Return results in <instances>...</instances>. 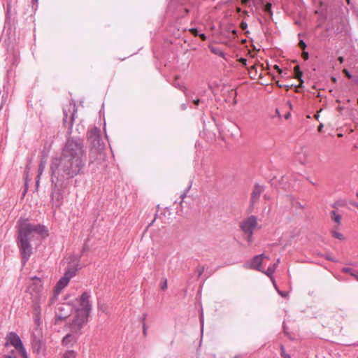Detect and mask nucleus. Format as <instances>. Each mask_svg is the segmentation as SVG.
I'll list each match as a JSON object with an SVG mask.
<instances>
[{
	"label": "nucleus",
	"instance_id": "nucleus-9",
	"mask_svg": "<svg viewBox=\"0 0 358 358\" xmlns=\"http://www.w3.org/2000/svg\"><path fill=\"white\" fill-rule=\"evenodd\" d=\"M73 308L69 303H60L55 310V318L57 320H62L67 318L72 313Z\"/></svg>",
	"mask_w": 358,
	"mask_h": 358
},
{
	"label": "nucleus",
	"instance_id": "nucleus-7",
	"mask_svg": "<svg viewBox=\"0 0 358 358\" xmlns=\"http://www.w3.org/2000/svg\"><path fill=\"white\" fill-rule=\"evenodd\" d=\"M257 226V218L255 215L248 217L240 223V228L244 234L253 232Z\"/></svg>",
	"mask_w": 358,
	"mask_h": 358
},
{
	"label": "nucleus",
	"instance_id": "nucleus-38",
	"mask_svg": "<svg viewBox=\"0 0 358 358\" xmlns=\"http://www.w3.org/2000/svg\"><path fill=\"white\" fill-rule=\"evenodd\" d=\"M200 99H193L192 100V102L194 103V104L197 106H199V103H200Z\"/></svg>",
	"mask_w": 358,
	"mask_h": 358
},
{
	"label": "nucleus",
	"instance_id": "nucleus-50",
	"mask_svg": "<svg viewBox=\"0 0 358 358\" xmlns=\"http://www.w3.org/2000/svg\"><path fill=\"white\" fill-rule=\"evenodd\" d=\"M181 107H182V108L183 110H185V109L186 108V105H185V104H182V105L181 106Z\"/></svg>",
	"mask_w": 358,
	"mask_h": 358
},
{
	"label": "nucleus",
	"instance_id": "nucleus-12",
	"mask_svg": "<svg viewBox=\"0 0 358 358\" xmlns=\"http://www.w3.org/2000/svg\"><path fill=\"white\" fill-rule=\"evenodd\" d=\"M69 108H73V113L69 116L68 112H67L66 109L64 108L63 109V113H64V119H63V122H64V124H68L69 128H71V127L73 125V120H74V114H75V112H76V106L75 105H73V106L70 105ZM69 112H71V108H69Z\"/></svg>",
	"mask_w": 358,
	"mask_h": 358
},
{
	"label": "nucleus",
	"instance_id": "nucleus-3",
	"mask_svg": "<svg viewBox=\"0 0 358 358\" xmlns=\"http://www.w3.org/2000/svg\"><path fill=\"white\" fill-rule=\"evenodd\" d=\"M76 275V270L73 268H69L66 271L63 277H62L57 282L52 296L49 300V305H52L57 300V296L61 291L69 284L70 280Z\"/></svg>",
	"mask_w": 358,
	"mask_h": 358
},
{
	"label": "nucleus",
	"instance_id": "nucleus-52",
	"mask_svg": "<svg viewBox=\"0 0 358 358\" xmlns=\"http://www.w3.org/2000/svg\"><path fill=\"white\" fill-rule=\"evenodd\" d=\"M211 50H212V52H214V53H215V54H218V53L217 52V50H215L214 49H212Z\"/></svg>",
	"mask_w": 358,
	"mask_h": 358
},
{
	"label": "nucleus",
	"instance_id": "nucleus-21",
	"mask_svg": "<svg viewBox=\"0 0 358 358\" xmlns=\"http://www.w3.org/2000/svg\"><path fill=\"white\" fill-rule=\"evenodd\" d=\"M64 358H76V354L73 350H69L64 355Z\"/></svg>",
	"mask_w": 358,
	"mask_h": 358
},
{
	"label": "nucleus",
	"instance_id": "nucleus-6",
	"mask_svg": "<svg viewBox=\"0 0 358 358\" xmlns=\"http://www.w3.org/2000/svg\"><path fill=\"white\" fill-rule=\"evenodd\" d=\"M89 315L86 313H82L76 311V314L70 324V330L76 334H81V329L85 325L87 322Z\"/></svg>",
	"mask_w": 358,
	"mask_h": 358
},
{
	"label": "nucleus",
	"instance_id": "nucleus-10",
	"mask_svg": "<svg viewBox=\"0 0 358 358\" xmlns=\"http://www.w3.org/2000/svg\"><path fill=\"white\" fill-rule=\"evenodd\" d=\"M31 345L34 352L38 355L43 354L45 351V346L44 343L41 340L40 338L36 336L35 335L33 336Z\"/></svg>",
	"mask_w": 358,
	"mask_h": 358
},
{
	"label": "nucleus",
	"instance_id": "nucleus-24",
	"mask_svg": "<svg viewBox=\"0 0 358 358\" xmlns=\"http://www.w3.org/2000/svg\"><path fill=\"white\" fill-rule=\"evenodd\" d=\"M280 350H281V356L283 358H291V356L289 354H287L285 352V348L283 345H281Z\"/></svg>",
	"mask_w": 358,
	"mask_h": 358
},
{
	"label": "nucleus",
	"instance_id": "nucleus-41",
	"mask_svg": "<svg viewBox=\"0 0 358 358\" xmlns=\"http://www.w3.org/2000/svg\"><path fill=\"white\" fill-rule=\"evenodd\" d=\"M250 2V0H241L242 5L247 6Z\"/></svg>",
	"mask_w": 358,
	"mask_h": 358
},
{
	"label": "nucleus",
	"instance_id": "nucleus-53",
	"mask_svg": "<svg viewBox=\"0 0 358 358\" xmlns=\"http://www.w3.org/2000/svg\"><path fill=\"white\" fill-rule=\"evenodd\" d=\"M37 2H38V0H32L33 4H34L35 3H37Z\"/></svg>",
	"mask_w": 358,
	"mask_h": 358
},
{
	"label": "nucleus",
	"instance_id": "nucleus-30",
	"mask_svg": "<svg viewBox=\"0 0 358 358\" xmlns=\"http://www.w3.org/2000/svg\"><path fill=\"white\" fill-rule=\"evenodd\" d=\"M333 236L338 239H343V235L338 232L334 231Z\"/></svg>",
	"mask_w": 358,
	"mask_h": 358
},
{
	"label": "nucleus",
	"instance_id": "nucleus-4",
	"mask_svg": "<svg viewBox=\"0 0 358 358\" xmlns=\"http://www.w3.org/2000/svg\"><path fill=\"white\" fill-rule=\"evenodd\" d=\"M88 141L92 146V152H100L103 148L100 130L97 127L92 128L87 134Z\"/></svg>",
	"mask_w": 358,
	"mask_h": 358
},
{
	"label": "nucleus",
	"instance_id": "nucleus-18",
	"mask_svg": "<svg viewBox=\"0 0 358 358\" xmlns=\"http://www.w3.org/2000/svg\"><path fill=\"white\" fill-rule=\"evenodd\" d=\"M173 85L185 93L186 88L182 84L179 83V82L178 81V77L175 78L173 83Z\"/></svg>",
	"mask_w": 358,
	"mask_h": 358
},
{
	"label": "nucleus",
	"instance_id": "nucleus-27",
	"mask_svg": "<svg viewBox=\"0 0 358 358\" xmlns=\"http://www.w3.org/2000/svg\"><path fill=\"white\" fill-rule=\"evenodd\" d=\"M44 169H45L44 164H43V162H41L39 164V167H38V178L40 177V175L42 174Z\"/></svg>",
	"mask_w": 358,
	"mask_h": 358
},
{
	"label": "nucleus",
	"instance_id": "nucleus-31",
	"mask_svg": "<svg viewBox=\"0 0 358 358\" xmlns=\"http://www.w3.org/2000/svg\"><path fill=\"white\" fill-rule=\"evenodd\" d=\"M34 309L36 312H38V313H40L41 311V307H40V305H39V302H35L34 303Z\"/></svg>",
	"mask_w": 358,
	"mask_h": 358
},
{
	"label": "nucleus",
	"instance_id": "nucleus-34",
	"mask_svg": "<svg viewBox=\"0 0 358 358\" xmlns=\"http://www.w3.org/2000/svg\"><path fill=\"white\" fill-rule=\"evenodd\" d=\"M167 288V280L165 279L161 285V289L164 290Z\"/></svg>",
	"mask_w": 358,
	"mask_h": 358
},
{
	"label": "nucleus",
	"instance_id": "nucleus-39",
	"mask_svg": "<svg viewBox=\"0 0 358 358\" xmlns=\"http://www.w3.org/2000/svg\"><path fill=\"white\" fill-rule=\"evenodd\" d=\"M199 37L201 38L202 41L206 40V36L204 34H199Z\"/></svg>",
	"mask_w": 358,
	"mask_h": 358
},
{
	"label": "nucleus",
	"instance_id": "nucleus-23",
	"mask_svg": "<svg viewBox=\"0 0 358 358\" xmlns=\"http://www.w3.org/2000/svg\"><path fill=\"white\" fill-rule=\"evenodd\" d=\"M343 73L345 75V76H346L347 78H348L349 79H353V80H354L355 82H356V83L357 82V79H354V78H353V77H352V74H351V73H350L347 69H344L343 70Z\"/></svg>",
	"mask_w": 358,
	"mask_h": 358
},
{
	"label": "nucleus",
	"instance_id": "nucleus-1",
	"mask_svg": "<svg viewBox=\"0 0 358 358\" xmlns=\"http://www.w3.org/2000/svg\"><path fill=\"white\" fill-rule=\"evenodd\" d=\"M85 165L86 152L83 141L79 138H68L62 149L60 156L52 159V183L55 187H57L65 180L82 174Z\"/></svg>",
	"mask_w": 358,
	"mask_h": 358
},
{
	"label": "nucleus",
	"instance_id": "nucleus-59",
	"mask_svg": "<svg viewBox=\"0 0 358 358\" xmlns=\"http://www.w3.org/2000/svg\"><path fill=\"white\" fill-rule=\"evenodd\" d=\"M357 104H358V98H357Z\"/></svg>",
	"mask_w": 358,
	"mask_h": 358
},
{
	"label": "nucleus",
	"instance_id": "nucleus-26",
	"mask_svg": "<svg viewBox=\"0 0 358 358\" xmlns=\"http://www.w3.org/2000/svg\"><path fill=\"white\" fill-rule=\"evenodd\" d=\"M341 271L343 273H350L351 275H352V273H353V272L355 271L352 268H349V267H344L342 268Z\"/></svg>",
	"mask_w": 358,
	"mask_h": 358
},
{
	"label": "nucleus",
	"instance_id": "nucleus-55",
	"mask_svg": "<svg viewBox=\"0 0 358 358\" xmlns=\"http://www.w3.org/2000/svg\"><path fill=\"white\" fill-rule=\"evenodd\" d=\"M201 322L203 324V317L202 316L201 317Z\"/></svg>",
	"mask_w": 358,
	"mask_h": 358
},
{
	"label": "nucleus",
	"instance_id": "nucleus-48",
	"mask_svg": "<svg viewBox=\"0 0 358 358\" xmlns=\"http://www.w3.org/2000/svg\"><path fill=\"white\" fill-rule=\"evenodd\" d=\"M2 358H15V357H13V356H10V355H6L4 356Z\"/></svg>",
	"mask_w": 358,
	"mask_h": 358
},
{
	"label": "nucleus",
	"instance_id": "nucleus-32",
	"mask_svg": "<svg viewBox=\"0 0 358 358\" xmlns=\"http://www.w3.org/2000/svg\"><path fill=\"white\" fill-rule=\"evenodd\" d=\"M240 27L242 30H245L248 27V24L243 21L241 22Z\"/></svg>",
	"mask_w": 358,
	"mask_h": 358
},
{
	"label": "nucleus",
	"instance_id": "nucleus-33",
	"mask_svg": "<svg viewBox=\"0 0 358 358\" xmlns=\"http://www.w3.org/2000/svg\"><path fill=\"white\" fill-rule=\"evenodd\" d=\"M189 31L191 32L192 34H193L194 36H197L199 35V31L197 30V29L196 28H192L189 30Z\"/></svg>",
	"mask_w": 358,
	"mask_h": 358
},
{
	"label": "nucleus",
	"instance_id": "nucleus-40",
	"mask_svg": "<svg viewBox=\"0 0 358 358\" xmlns=\"http://www.w3.org/2000/svg\"><path fill=\"white\" fill-rule=\"evenodd\" d=\"M352 276L355 278V280L358 281V273H357L355 271L352 273Z\"/></svg>",
	"mask_w": 358,
	"mask_h": 358
},
{
	"label": "nucleus",
	"instance_id": "nucleus-42",
	"mask_svg": "<svg viewBox=\"0 0 358 358\" xmlns=\"http://www.w3.org/2000/svg\"><path fill=\"white\" fill-rule=\"evenodd\" d=\"M44 299H45V296H43V294H39V296H38L39 301H43Z\"/></svg>",
	"mask_w": 358,
	"mask_h": 358
},
{
	"label": "nucleus",
	"instance_id": "nucleus-49",
	"mask_svg": "<svg viewBox=\"0 0 358 358\" xmlns=\"http://www.w3.org/2000/svg\"><path fill=\"white\" fill-rule=\"evenodd\" d=\"M299 160L300 161V162H301V164H305V163H306L305 159L302 160L300 157H299Z\"/></svg>",
	"mask_w": 358,
	"mask_h": 358
},
{
	"label": "nucleus",
	"instance_id": "nucleus-43",
	"mask_svg": "<svg viewBox=\"0 0 358 358\" xmlns=\"http://www.w3.org/2000/svg\"><path fill=\"white\" fill-rule=\"evenodd\" d=\"M275 69H277V71H278V72L279 73H281L282 72V69H280V68H279V66H277V65H275Z\"/></svg>",
	"mask_w": 358,
	"mask_h": 358
},
{
	"label": "nucleus",
	"instance_id": "nucleus-13",
	"mask_svg": "<svg viewBox=\"0 0 358 358\" xmlns=\"http://www.w3.org/2000/svg\"><path fill=\"white\" fill-rule=\"evenodd\" d=\"M264 187L259 184H255L251 194V203L253 205L259 199L260 195L264 192Z\"/></svg>",
	"mask_w": 358,
	"mask_h": 358
},
{
	"label": "nucleus",
	"instance_id": "nucleus-19",
	"mask_svg": "<svg viewBox=\"0 0 358 358\" xmlns=\"http://www.w3.org/2000/svg\"><path fill=\"white\" fill-rule=\"evenodd\" d=\"M273 285H274L275 288L276 289V290H277L278 293L280 296H282V297H284V298H285V297H287V295H288V293H287V292H282V291H280V290H279V289H278V287H277V285H276V283H275V280H273Z\"/></svg>",
	"mask_w": 358,
	"mask_h": 358
},
{
	"label": "nucleus",
	"instance_id": "nucleus-8",
	"mask_svg": "<svg viewBox=\"0 0 358 358\" xmlns=\"http://www.w3.org/2000/svg\"><path fill=\"white\" fill-rule=\"evenodd\" d=\"M90 294L85 292L80 296L78 300L79 307L76 310L77 312L86 313L90 315V312L92 308V305L90 302Z\"/></svg>",
	"mask_w": 358,
	"mask_h": 358
},
{
	"label": "nucleus",
	"instance_id": "nucleus-46",
	"mask_svg": "<svg viewBox=\"0 0 358 358\" xmlns=\"http://www.w3.org/2000/svg\"><path fill=\"white\" fill-rule=\"evenodd\" d=\"M322 127H323V124H320L319 126H318V131H322Z\"/></svg>",
	"mask_w": 358,
	"mask_h": 358
},
{
	"label": "nucleus",
	"instance_id": "nucleus-29",
	"mask_svg": "<svg viewBox=\"0 0 358 358\" xmlns=\"http://www.w3.org/2000/svg\"><path fill=\"white\" fill-rule=\"evenodd\" d=\"M245 234H247L248 237H247V241L249 242V243H251L252 241V235H253V232H251L250 234V233H245Z\"/></svg>",
	"mask_w": 358,
	"mask_h": 358
},
{
	"label": "nucleus",
	"instance_id": "nucleus-36",
	"mask_svg": "<svg viewBox=\"0 0 358 358\" xmlns=\"http://www.w3.org/2000/svg\"><path fill=\"white\" fill-rule=\"evenodd\" d=\"M302 57L303 59L307 60L309 57L308 53L307 52L303 51L302 53Z\"/></svg>",
	"mask_w": 358,
	"mask_h": 358
},
{
	"label": "nucleus",
	"instance_id": "nucleus-56",
	"mask_svg": "<svg viewBox=\"0 0 358 358\" xmlns=\"http://www.w3.org/2000/svg\"><path fill=\"white\" fill-rule=\"evenodd\" d=\"M232 93H233V94H234V96H236V92H233V91H232Z\"/></svg>",
	"mask_w": 358,
	"mask_h": 358
},
{
	"label": "nucleus",
	"instance_id": "nucleus-51",
	"mask_svg": "<svg viewBox=\"0 0 358 358\" xmlns=\"http://www.w3.org/2000/svg\"><path fill=\"white\" fill-rule=\"evenodd\" d=\"M289 115H290V114H289V113L287 114V115H285V118H286V119H288V118H289Z\"/></svg>",
	"mask_w": 358,
	"mask_h": 358
},
{
	"label": "nucleus",
	"instance_id": "nucleus-35",
	"mask_svg": "<svg viewBox=\"0 0 358 358\" xmlns=\"http://www.w3.org/2000/svg\"><path fill=\"white\" fill-rule=\"evenodd\" d=\"M189 188L190 187H187V189L181 194L180 198L182 199V201H180V203L182 201V199L186 196L187 192L189 191Z\"/></svg>",
	"mask_w": 358,
	"mask_h": 358
},
{
	"label": "nucleus",
	"instance_id": "nucleus-2",
	"mask_svg": "<svg viewBox=\"0 0 358 358\" xmlns=\"http://www.w3.org/2000/svg\"><path fill=\"white\" fill-rule=\"evenodd\" d=\"M35 234L47 235L45 227L41 224H33L25 220L18 222L17 246L22 257V265L24 266L32 254V247L30 241Z\"/></svg>",
	"mask_w": 358,
	"mask_h": 358
},
{
	"label": "nucleus",
	"instance_id": "nucleus-44",
	"mask_svg": "<svg viewBox=\"0 0 358 358\" xmlns=\"http://www.w3.org/2000/svg\"><path fill=\"white\" fill-rule=\"evenodd\" d=\"M327 259L331 262H336V260L335 259L332 258V257H330V256H327Z\"/></svg>",
	"mask_w": 358,
	"mask_h": 358
},
{
	"label": "nucleus",
	"instance_id": "nucleus-47",
	"mask_svg": "<svg viewBox=\"0 0 358 358\" xmlns=\"http://www.w3.org/2000/svg\"><path fill=\"white\" fill-rule=\"evenodd\" d=\"M338 59V61H339L341 63H343V61H344V59H343V57H339Z\"/></svg>",
	"mask_w": 358,
	"mask_h": 358
},
{
	"label": "nucleus",
	"instance_id": "nucleus-11",
	"mask_svg": "<svg viewBox=\"0 0 358 358\" xmlns=\"http://www.w3.org/2000/svg\"><path fill=\"white\" fill-rule=\"evenodd\" d=\"M263 259H268V257L264 254L255 256L250 262V268L264 272L262 268Z\"/></svg>",
	"mask_w": 358,
	"mask_h": 358
},
{
	"label": "nucleus",
	"instance_id": "nucleus-14",
	"mask_svg": "<svg viewBox=\"0 0 358 358\" xmlns=\"http://www.w3.org/2000/svg\"><path fill=\"white\" fill-rule=\"evenodd\" d=\"M32 280H34V282L29 286V290L31 294H33V292H35L36 294H39L42 290L43 286L41 280L36 276L32 278Z\"/></svg>",
	"mask_w": 358,
	"mask_h": 358
},
{
	"label": "nucleus",
	"instance_id": "nucleus-28",
	"mask_svg": "<svg viewBox=\"0 0 358 358\" xmlns=\"http://www.w3.org/2000/svg\"><path fill=\"white\" fill-rule=\"evenodd\" d=\"M299 46L300 48L304 50L306 48V44L303 40H300L299 43Z\"/></svg>",
	"mask_w": 358,
	"mask_h": 358
},
{
	"label": "nucleus",
	"instance_id": "nucleus-57",
	"mask_svg": "<svg viewBox=\"0 0 358 358\" xmlns=\"http://www.w3.org/2000/svg\"><path fill=\"white\" fill-rule=\"evenodd\" d=\"M244 13H245V15H248V12L245 10V11H244Z\"/></svg>",
	"mask_w": 358,
	"mask_h": 358
},
{
	"label": "nucleus",
	"instance_id": "nucleus-54",
	"mask_svg": "<svg viewBox=\"0 0 358 358\" xmlns=\"http://www.w3.org/2000/svg\"><path fill=\"white\" fill-rule=\"evenodd\" d=\"M315 117L316 119H318V117H319V115H318V114L315 115Z\"/></svg>",
	"mask_w": 358,
	"mask_h": 358
},
{
	"label": "nucleus",
	"instance_id": "nucleus-17",
	"mask_svg": "<svg viewBox=\"0 0 358 358\" xmlns=\"http://www.w3.org/2000/svg\"><path fill=\"white\" fill-rule=\"evenodd\" d=\"M331 219L335 222H336L337 224H340L341 223V216L339 215V214H337L336 213V211L333 210L331 211Z\"/></svg>",
	"mask_w": 358,
	"mask_h": 358
},
{
	"label": "nucleus",
	"instance_id": "nucleus-5",
	"mask_svg": "<svg viewBox=\"0 0 358 358\" xmlns=\"http://www.w3.org/2000/svg\"><path fill=\"white\" fill-rule=\"evenodd\" d=\"M6 344L11 345L21 355L22 358H28L27 353L19 336L15 332H10L6 337Z\"/></svg>",
	"mask_w": 358,
	"mask_h": 358
},
{
	"label": "nucleus",
	"instance_id": "nucleus-22",
	"mask_svg": "<svg viewBox=\"0 0 358 358\" xmlns=\"http://www.w3.org/2000/svg\"><path fill=\"white\" fill-rule=\"evenodd\" d=\"M204 266H198L196 269V272L197 273V278H199L202 273L204 271Z\"/></svg>",
	"mask_w": 358,
	"mask_h": 358
},
{
	"label": "nucleus",
	"instance_id": "nucleus-25",
	"mask_svg": "<svg viewBox=\"0 0 358 358\" xmlns=\"http://www.w3.org/2000/svg\"><path fill=\"white\" fill-rule=\"evenodd\" d=\"M264 11L266 13H269L270 15H272V11H271V3H267L265 6H264Z\"/></svg>",
	"mask_w": 358,
	"mask_h": 358
},
{
	"label": "nucleus",
	"instance_id": "nucleus-45",
	"mask_svg": "<svg viewBox=\"0 0 358 358\" xmlns=\"http://www.w3.org/2000/svg\"><path fill=\"white\" fill-rule=\"evenodd\" d=\"M146 316H147L146 313H144V314L143 315V317H142V322H143V323H145V318H146Z\"/></svg>",
	"mask_w": 358,
	"mask_h": 358
},
{
	"label": "nucleus",
	"instance_id": "nucleus-20",
	"mask_svg": "<svg viewBox=\"0 0 358 358\" xmlns=\"http://www.w3.org/2000/svg\"><path fill=\"white\" fill-rule=\"evenodd\" d=\"M295 76L297 78H301L302 76V72L300 71L299 66H296L294 69Z\"/></svg>",
	"mask_w": 358,
	"mask_h": 358
},
{
	"label": "nucleus",
	"instance_id": "nucleus-16",
	"mask_svg": "<svg viewBox=\"0 0 358 358\" xmlns=\"http://www.w3.org/2000/svg\"><path fill=\"white\" fill-rule=\"evenodd\" d=\"M280 262V259H277V262L275 264H273L272 266H270L268 267L267 270L264 272L265 274L270 277L271 278V280H273V279L272 278V276H273V274L276 268V266H277V264L279 263Z\"/></svg>",
	"mask_w": 358,
	"mask_h": 358
},
{
	"label": "nucleus",
	"instance_id": "nucleus-58",
	"mask_svg": "<svg viewBox=\"0 0 358 358\" xmlns=\"http://www.w3.org/2000/svg\"><path fill=\"white\" fill-rule=\"evenodd\" d=\"M234 358H238V357H235Z\"/></svg>",
	"mask_w": 358,
	"mask_h": 358
},
{
	"label": "nucleus",
	"instance_id": "nucleus-15",
	"mask_svg": "<svg viewBox=\"0 0 358 358\" xmlns=\"http://www.w3.org/2000/svg\"><path fill=\"white\" fill-rule=\"evenodd\" d=\"M79 334H76L71 331L67 335H66L62 339V344L66 346H69L73 343L76 342Z\"/></svg>",
	"mask_w": 358,
	"mask_h": 358
},
{
	"label": "nucleus",
	"instance_id": "nucleus-37",
	"mask_svg": "<svg viewBox=\"0 0 358 358\" xmlns=\"http://www.w3.org/2000/svg\"><path fill=\"white\" fill-rule=\"evenodd\" d=\"M143 332L144 336H145L147 334V327H146L145 323L143 324Z\"/></svg>",
	"mask_w": 358,
	"mask_h": 358
}]
</instances>
